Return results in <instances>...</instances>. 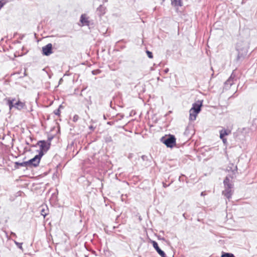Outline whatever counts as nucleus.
I'll return each instance as SVG.
<instances>
[{
	"mask_svg": "<svg viewBox=\"0 0 257 257\" xmlns=\"http://www.w3.org/2000/svg\"><path fill=\"white\" fill-rule=\"evenodd\" d=\"M79 117L77 114H75L73 117V121L76 122L79 119Z\"/></svg>",
	"mask_w": 257,
	"mask_h": 257,
	"instance_id": "c85d7f7f",
	"label": "nucleus"
},
{
	"mask_svg": "<svg viewBox=\"0 0 257 257\" xmlns=\"http://www.w3.org/2000/svg\"><path fill=\"white\" fill-rule=\"evenodd\" d=\"M130 157H131V156H130V155L128 156V158H130Z\"/></svg>",
	"mask_w": 257,
	"mask_h": 257,
	"instance_id": "603ef678",
	"label": "nucleus"
},
{
	"mask_svg": "<svg viewBox=\"0 0 257 257\" xmlns=\"http://www.w3.org/2000/svg\"><path fill=\"white\" fill-rule=\"evenodd\" d=\"M107 124H109L110 125H113L114 124V121H108L107 122Z\"/></svg>",
	"mask_w": 257,
	"mask_h": 257,
	"instance_id": "72a5a7b5",
	"label": "nucleus"
},
{
	"mask_svg": "<svg viewBox=\"0 0 257 257\" xmlns=\"http://www.w3.org/2000/svg\"><path fill=\"white\" fill-rule=\"evenodd\" d=\"M63 107H64L62 104L60 105L59 107L54 111V113L56 115L60 116L61 113L60 109L61 108H63Z\"/></svg>",
	"mask_w": 257,
	"mask_h": 257,
	"instance_id": "412c9836",
	"label": "nucleus"
},
{
	"mask_svg": "<svg viewBox=\"0 0 257 257\" xmlns=\"http://www.w3.org/2000/svg\"><path fill=\"white\" fill-rule=\"evenodd\" d=\"M103 2L104 3H106V2H107V0H103Z\"/></svg>",
	"mask_w": 257,
	"mask_h": 257,
	"instance_id": "a18cd8bd",
	"label": "nucleus"
},
{
	"mask_svg": "<svg viewBox=\"0 0 257 257\" xmlns=\"http://www.w3.org/2000/svg\"><path fill=\"white\" fill-rule=\"evenodd\" d=\"M20 167H28L27 161L23 162H15L14 163V168L15 169H18Z\"/></svg>",
	"mask_w": 257,
	"mask_h": 257,
	"instance_id": "dca6fc26",
	"label": "nucleus"
},
{
	"mask_svg": "<svg viewBox=\"0 0 257 257\" xmlns=\"http://www.w3.org/2000/svg\"><path fill=\"white\" fill-rule=\"evenodd\" d=\"M183 217H184L185 219H186V218H187V216H186V213H184V214H183Z\"/></svg>",
	"mask_w": 257,
	"mask_h": 257,
	"instance_id": "37998d69",
	"label": "nucleus"
},
{
	"mask_svg": "<svg viewBox=\"0 0 257 257\" xmlns=\"http://www.w3.org/2000/svg\"><path fill=\"white\" fill-rule=\"evenodd\" d=\"M100 71H101L99 69H97L92 71V73L93 75H96L97 74H99L100 72Z\"/></svg>",
	"mask_w": 257,
	"mask_h": 257,
	"instance_id": "c756f323",
	"label": "nucleus"
},
{
	"mask_svg": "<svg viewBox=\"0 0 257 257\" xmlns=\"http://www.w3.org/2000/svg\"><path fill=\"white\" fill-rule=\"evenodd\" d=\"M85 100L87 101V103L86 104V106L87 107L88 109H89V105L92 104V101L91 100V96H89L88 98H85Z\"/></svg>",
	"mask_w": 257,
	"mask_h": 257,
	"instance_id": "5701e85b",
	"label": "nucleus"
},
{
	"mask_svg": "<svg viewBox=\"0 0 257 257\" xmlns=\"http://www.w3.org/2000/svg\"><path fill=\"white\" fill-rule=\"evenodd\" d=\"M160 141L167 148H172L176 144V139L173 135H166L160 139Z\"/></svg>",
	"mask_w": 257,
	"mask_h": 257,
	"instance_id": "7ed1b4c3",
	"label": "nucleus"
},
{
	"mask_svg": "<svg viewBox=\"0 0 257 257\" xmlns=\"http://www.w3.org/2000/svg\"><path fill=\"white\" fill-rule=\"evenodd\" d=\"M11 235L13 237H17L16 234L15 233H14V232H11Z\"/></svg>",
	"mask_w": 257,
	"mask_h": 257,
	"instance_id": "e433bc0d",
	"label": "nucleus"
},
{
	"mask_svg": "<svg viewBox=\"0 0 257 257\" xmlns=\"http://www.w3.org/2000/svg\"><path fill=\"white\" fill-rule=\"evenodd\" d=\"M104 139L106 143H110L112 141L111 137L108 135L105 136Z\"/></svg>",
	"mask_w": 257,
	"mask_h": 257,
	"instance_id": "b1692460",
	"label": "nucleus"
},
{
	"mask_svg": "<svg viewBox=\"0 0 257 257\" xmlns=\"http://www.w3.org/2000/svg\"><path fill=\"white\" fill-rule=\"evenodd\" d=\"M37 146H39L40 147V150L38 151V154H41L42 157L47 152L51 147L50 143H47L45 140H40L37 142V144L31 145V147L34 148L36 147Z\"/></svg>",
	"mask_w": 257,
	"mask_h": 257,
	"instance_id": "20e7f679",
	"label": "nucleus"
},
{
	"mask_svg": "<svg viewBox=\"0 0 257 257\" xmlns=\"http://www.w3.org/2000/svg\"><path fill=\"white\" fill-rule=\"evenodd\" d=\"M142 159L145 162V166L146 167H149L152 164V157L150 156L149 157L146 155H143L141 156Z\"/></svg>",
	"mask_w": 257,
	"mask_h": 257,
	"instance_id": "ddd939ff",
	"label": "nucleus"
},
{
	"mask_svg": "<svg viewBox=\"0 0 257 257\" xmlns=\"http://www.w3.org/2000/svg\"><path fill=\"white\" fill-rule=\"evenodd\" d=\"M112 101L110 102V106L111 107Z\"/></svg>",
	"mask_w": 257,
	"mask_h": 257,
	"instance_id": "8fccbe9b",
	"label": "nucleus"
},
{
	"mask_svg": "<svg viewBox=\"0 0 257 257\" xmlns=\"http://www.w3.org/2000/svg\"><path fill=\"white\" fill-rule=\"evenodd\" d=\"M53 138H54L53 136H49L47 140L46 141L47 142V143H50V145L51 146V141Z\"/></svg>",
	"mask_w": 257,
	"mask_h": 257,
	"instance_id": "bb28decb",
	"label": "nucleus"
},
{
	"mask_svg": "<svg viewBox=\"0 0 257 257\" xmlns=\"http://www.w3.org/2000/svg\"><path fill=\"white\" fill-rule=\"evenodd\" d=\"M29 139L30 142H32L33 141V139L31 137H30Z\"/></svg>",
	"mask_w": 257,
	"mask_h": 257,
	"instance_id": "a19ab883",
	"label": "nucleus"
},
{
	"mask_svg": "<svg viewBox=\"0 0 257 257\" xmlns=\"http://www.w3.org/2000/svg\"><path fill=\"white\" fill-rule=\"evenodd\" d=\"M228 171H231L232 173V175H229L231 178L233 179L234 175L237 172V166H234L233 163H229L227 167Z\"/></svg>",
	"mask_w": 257,
	"mask_h": 257,
	"instance_id": "1a4fd4ad",
	"label": "nucleus"
},
{
	"mask_svg": "<svg viewBox=\"0 0 257 257\" xmlns=\"http://www.w3.org/2000/svg\"><path fill=\"white\" fill-rule=\"evenodd\" d=\"M146 52V53L147 54L148 57L149 58L152 59V58H153V54L152 52L147 50Z\"/></svg>",
	"mask_w": 257,
	"mask_h": 257,
	"instance_id": "393cba45",
	"label": "nucleus"
},
{
	"mask_svg": "<svg viewBox=\"0 0 257 257\" xmlns=\"http://www.w3.org/2000/svg\"><path fill=\"white\" fill-rule=\"evenodd\" d=\"M15 243L17 245L18 247L21 249H23L22 244L23 243L18 242L16 241H14Z\"/></svg>",
	"mask_w": 257,
	"mask_h": 257,
	"instance_id": "a878e982",
	"label": "nucleus"
},
{
	"mask_svg": "<svg viewBox=\"0 0 257 257\" xmlns=\"http://www.w3.org/2000/svg\"><path fill=\"white\" fill-rule=\"evenodd\" d=\"M203 105V100H198L192 104L191 108L189 110V119L195 120L197 114L201 111Z\"/></svg>",
	"mask_w": 257,
	"mask_h": 257,
	"instance_id": "f03ea898",
	"label": "nucleus"
},
{
	"mask_svg": "<svg viewBox=\"0 0 257 257\" xmlns=\"http://www.w3.org/2000/svg\"><path fill=\"white\" fill-rule=\"evenodd\" d=\"M85 89H86V88H83L81 91H84Z\"/></svg>",
	"mask_w": 257,
	"mask_h": 257,
	"instance_id": "de8ad7c7",
	"label": "nucleus"
},
{
	"mask_svg": "<svg viewBox=\"0 0 257 257\" xmlns=\"http://www.w3.org/2000/svg\"><path fill=\"white\" fill-rule=\"evenodd\" d=\"M221 257H235V256L232 253L222 252Z\"/></svg>",
	"mask_w": 257,
	"mask_h": 257,
	"instance_id": "4be33fe9",
	"label": "nucleus"
},
{
	"mask_svg": "<svg viewBox=\"0 0 257 257\" xmlns=\"http://www.w3.org/2000/svg\"><path fill=\"white\" fill-rule=\"evenodd\" d=\"M80 21L83 25L88 26L89 24V21L84 15L81 16Z\"/></svg>",
	"mask_w": 257,
	"mask_h": 257,
	"instance_id": "a211bd4d",
	"label": "nucleus"
},
{
	"mask_svg": "<svg viewBox=\"0 0 257 257\" xmlns=\"http://www.w3.org/2000/svg\"><path fill=\"white\" fill-rule=\"evenodd\" d=\"M172 4L175 7H181L183 5L182 0H172Z\"/></svg>",
	"mask_w": 257,
	"mask_h": 257,
	"instance_id": "6ab92c4d",
	"label": "nucleus"
},
{
	"mask_svg": "<svg viewBox=\"0 0 257 257\" xmlns=\"http://www.w3.org/2000/svg\"><path fill=\"white\" fill-rule=\"evenodd\" d=\"M231 134V131L228 129L222 128L219 131L220 138H225V136Z\"/></svg>",
	"mask_w": 257,
	"mask_h": 257,
	"instance_id": "2eb2a0df",
	"label": "nucleus"
},
{
	"mask_svg": "<svg viewBox=\"0 0 257 257\" xmlns=\"http://www.w3.org/2000/svg\"><path fill=\"white\" fill-rule=\"evenodd\" d=\"M151 243L154 248L161 257H167L165 252L159 247L158 243L156 241L152 240Z\"/></svg>",
	"mask_w": 257,
	"mask_h": 257,
	"instance_id": "6e6552de",
	"label": "nucleus"
},
{
	"mask_svg": "<svg viewBox=\"0 0 257 257\" xmlns=\"http://www.w3.org/2000/svg\"><path fill=\"white\" fill-rule=\"evenodd\" d=\"M26 105L25 102L18 100L15 103V108L20 110L26 107Z\"/></svg>",
	"mask_w": 257,
	"mask_h": 257,
	"instance_id": "f3484780",
	"label": "nucleus"
},
{
	"mask_svg": "<svg viewBox=\"0 0 257 257\" xmlns=\"http://www.w3.org/2000/svg\"><path fill=\"white\" fill-rule=\"evenodd\" d=\"M169 71V69L168 68H166L164 70V72L165 73H167Z\"/></svg>",
	"mask_w": 257,
	"mask_h": 257,
	"instance_id": "4c0bfd02",
	"label": "nucleus"
},
{
	"mask_svg": "<svg viewBox=\"0 0 257 257\" xmlns=\"http://www.w3.org/2000/svg\"><path fill=\"white\" fill-rule=\"evenodd\" d=\"M220 139L222 140L224 145H226L227 144V139L225 138H222Z\"/></svg>",
	"mask_w": 257,
	"mask_h": 257,
	"instance_id": "7c9ffc66",
	"label": "nucleus"
},
{
	"mask_svg": "<svg viewBox=\"0 0 257 257\" xmlns=\"http://www.w3.org/2000/svg\"><path fill=\"white\" fill-rule=\"evenodd\" d=\"M26 144L27 145H30V146L31 147V145H30V141H28L27 140H26Z\"/></svg>",
	"mask_w": 257,
	"mask_h": 257,
	"instance_id": "c9c22d12",
	"label": "nucleus"
},
{
	"mask_svg": "<svg viewBox=\"0 0 257 257\" xmlns=\"http://www.w3.org/2000/svg\"><path fill=\"white\" fill-rule=\"evenodd\" d=\"M106 10V7L103 5H100L97 8L96 13L99 17H101L102 16L104 15L105 14Z\"/></svg>",
	"mask_w": 257,
	"mask_h": 257,
	"instance_id": "9b49d317",
	"label": "nucleus"
},
{
	"mask_svg": "<svg viewBox=\"0 0 257 257\" xmlns=\"http://www.w3.org/2000/svg\"><path fill=\"white\" fill-rule=\"evenodd\" d=\"M179 181L180 182L183 181V180L181 179V176H180L179 178Z\"/></svg>",
	"mask_w": 257,
	"mask_h": 257,
	"instance_id": "ea45409f",
	"label": "nucleus"
},
{
	"mask_svg": "<svg viewBox=\"0 0 257 257\" xmlns=\"http://www.w3.org/2000/svg\"><path fill=\"white\" fill-rule=\"evenodd\" d=\"M23 37H24V36H22V37H20V39L22 40V39H23Z\"/></svg>",
	"mask_w": 257,
	"mask_h": 257,
	"instance_id": "49530a36",
	"label": "nucleus"
},
{
	"mask_svg": "<svg viewBox=\"0 0 257 257\" xmlns=\"http://www.w3.org/2000/svg\"><path fill=\"white\" fill-rule=\"evenodd\" d=\"M63 81V79L61 78L59 81V84H60Z\"/></svg>",
	"mask_w": 257,
	"mask_h": 257,
	"instance_id": "58836bf2",
	"label": "nucleus"
},
{
	"mask_svg": "<svg viewBox=\"0 0 257 257\" xmlns=\"http://www.w3.org/2000/svg\"><path fill=\"white\" fill-rule=\"evenodd\" d=\"M89 130H90L91 131H93L95 129V127H94L93 125H91L89 126Z\"/></svg>",
	"mask_w": 257,
	"mask_h": 257,
	"instance_id": "473e14b6",
	"label": "nucleus"
},
{
	"mask_svg": "<svg viewBox=\"0 0 257 257\" xmlns=\"http://www.w3.org/2000/svg\"><path fill=\"white\" fill-rule=\"evenodd\" d=\"M26 75V72H25L24 73V75L22 76H20V78H22V77H23L24 76H25Z\"/></svg>",
	"mask_w": 257,
	"mask_h": 257,
	"instance_id": "79ce46f5",
	"label": "nucleus"
},
{
	"mask_svg": "<svg viewBox=\"0 0 257 257\" xmlns=\"http://www.w3.org/2000/svg\"><path fill=\"white\" fill-rule=\"evenodd\" d=\"M6 3L7 1L6 0H0V10L3 7Z\"/></svg>",
	"mask_w": 257,
	"mask_h": 257,
	"instance_id": "cd10ccee",
	"label": "nucleus"
},
{
	"mask_svg": "<svg viewBox=\"0 0 257 257\" xmlns=\"http://www.w3.org/2000/svg\"><path fill=\"white\" fill-rule=\"evenodd\" d=\"M186 132H187V130H186V131H185V133H185V134H186Z\"/></svg>",
	"mask_w": 257,
	"mask_h": 257,
	"instance_id": "3c124183",
	"label": "nucleus"
},
{
	"mask_svg": "<svg viewBox=\"0 0 257 257\" xmlns=\"http://www.w3.org/2000/svg\"><path fill=\"white\" fill-rule=\"evenodd\" d=\"M100 184H101V186L102 187L103 186V184L102 182L100 183Z\"/></svg>",
	"mask_w": 257,
	"mask_h": 257,
	"instance_id": "09e8293b",
	"label": "nucleus"
},
{
	"mask_svg": "<svg viewBox=\"0 0 257 257\" xmlns=\"http://www.w3.org/2000/svg\"><path fill=\"white\" fill-rule=\"evenodd\" d=\"M249 48L248 44L244 41H239L237 43L235 49L237 52V55L235 59L236 62L242 61L245 58Z\"/></svg>",
	"mask_w": 257,
	"mask_h": 257,
	"instance_id": "f257e3e1",
	"label": "nucleus"
},
{
	"mask_svg": "<svg viewBox=\"0 0 257 257\" xmlns=\"http://www.w3.org/2000/svg\"><path fill=\"white\" fill-rule=\"evenodd\" d=\"M236 75L234 71L232 72L228 79L224 82V86L226 89H229L233 84V81L236 80Z\"/></svg>",
	"mask_w": 257,
	"mask_h": 257,
	"instance_id": "0eeeda50",
	"label": "nucleus"
},
{
	"mask_svg": "<svg viewBox=\"0 0 257 257\" xmlns=\"http://www.w3.org/2000/svg\"><path fill=\"white\" fill-rule=\"evenodd\" d=\"M14 100L15 99L11 100L10 99L8 100V105H9L10 109L15 106V103L14 102Z\"/></svg>",
	"mask_w": 257,
	"mask_h": 257,
	"instance_id": "aec40b11",
	"label": "nucleus"
},
{
	"mask_svg": "<svg viewBox=\"0 0 257 257\" xmlns=\"http://www.w3.org/2000/svg\"><path fill=\"white\" fill-rule=\"evenodd\" d=\"M53 53V45L51 43H48L42 47V53L44 56H48Z\"/></svg>",
	"mask_w": 257,
	"mask_h": 257,
	"instance_id": "423d86ee",
	"label": "nucleus"
},
{
	"mask_svg": "<svg viewBox=\"0 0 257 257\" xmlns=\"http://www.w3.org/2000/svg\"><path fill=\"white\" fill-rule=\"evenodd\" d=\"M41 214L44 217L48 214L49 209L47 205H42L39 207Z\"/></svg>",
	"mask_w": 257,
	"mask_h": 257,
	"instance_id": "4468645a",
	"label": "nucleus"
},
{
	"mask_svg": "<svg viewBox=\"0 0 257 257\" xmlns=\"http://www.w3.org/2000/svg\"><path fill=\"white\" fill-rule=\"evenodd\" d=\"M229 176H227L223 180V185L224 188H228L232 189L233 187V184L230 182Z\"/></svg>",
	"mask_w": 257,
	"mask_h": 257,
	"instance_id": "f8f14e48",
	"label": "nucleus"
},
{
	"mask_svg": "<svg viewBox=\"0 0 257 257\" xmlns=\"http://www.w3.org/2000/svg\"><path fill=\"white\" fill-rule=\"evenodd\" d=\"M222 195H224L228 200L231 198L233 193V190L232 189L224 188V190L222 191Z\"/></svg>",
	"mask_w": 257,
	"mask_h": 257,
	"instance_id": "9d476101",
	"label": "nucleus"
},
{
	"mask_svg": "<svg viewBox=\"0 0 257 257\" xmlns=\"http://www.w3.org/2000/svg\"><path fill=\"white\" fill-rule=\"evenodd\" d=\"M170 185V184H167L166 183L163 182V187L164 188H167L168 187L169 185Z\"/></svg>",
	"mask_w": 257,
	"mask_h": 257,
	"instance_id": "2f4dec72",
	"label": "nucleus"
},
{
	"mask_svg": "<svg viewBox=\"0 0 257 257\" xmlns=\"http://www.w3.org/2000/svg\"><path fill=\"white\" fill-rule=\"evenodd\" d=\"M41 154H37L34 156L33 158L27 161V164L28 167L30 168H36L39 166L40 163L41 159L42 158Z\"/></svg>",
	"mask_w": 257,
	"mask_h": 257,
	"instance_id": "39448f33",
	"label": "nucleus"
},
{
	"mask_svg": "<svg viewBox=\"0 0 257 257\" xmlns=\"http://www.w3.org/2000/svg\"><path fill=\"white\" fill-rule=\"evenodd\" d=\"M24 150L26 152L30 151V149H28L27 147H25L24 148Z\"/></svg>",
	"mask_w": 257,
	"mask_h": 257,
	"instance_id": "f704fd0d",
	"label": "nucleus"
},
{
	"mask_svg": "<svg viewBox=\"0 0 257 257\" xmlns=\"http://www.w3.org/2000/svg\"><path fill=\"white\" fill-rule=\"evenodd\" d=\"M204 195H205V194H204V192H202L201 193V196H204Z\"/></svg>",
	"mask_w": 257,
	"mask_h": 257,
	"instance_id": "c03bdc74",
	"label": "nucleus"
}]
</instances>
